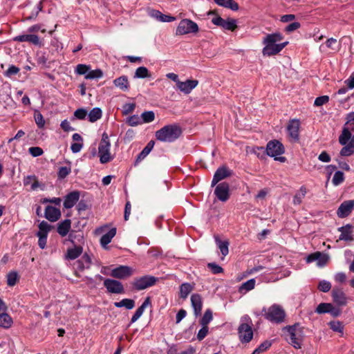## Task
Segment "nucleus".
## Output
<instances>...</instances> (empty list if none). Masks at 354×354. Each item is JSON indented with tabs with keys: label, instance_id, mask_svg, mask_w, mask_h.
I'll list each match as a JSON object with an SVG mask.
<instances>
[{
	"label": "nucleus",
	"instance_id": "nucleus-37",
	"mask_svg": "<svg viewBox=\"0 0 354 354\" xmlns=\"http://www.w3.org/2000/svg\"><path fill=\"white\" fill-rule=\"evenodd\" d=\"M88 120L91 122H95L102 118V111L100 108L95 107L88 113Z\"/></svg>",
	"mask_w": 354,
	"mask_h": 354
},
{
	"label": "nucleus",
	"instance_id": "nucleus-5",
	"mask_svg": "<svg viewBox=\"0 0 354 354\" xmlns=\"http://www.w3.org/2000/svg\"><path fill=\"white\" fill-rule=\"evenodd\" d=\"M262 311L264 312V317L272 323L281 324L285 320L286 313L278 304H273L268 308H264Z\"/></svg>",
	"mask_w": 354,
	"mask_h": 354
},
{
	"label": "nucleus",
	"instance_id": "nucleus-12",
	"mask_svg": "<svg viewBox=\"0 0 354 354\" xmlns=\"http://www.w3.org/2000/svg\"><path fill=\"white\" fill-rule=\"evenodd\" d=\"M104 286L107 292L113 294H122L124 292L122 283L115 279H106L104 280Z\"/></svg>",
	"mask_w": 354,
	"mask_h": 354
},
{
	"label": "nucleus",
	"instance_id": "nucleus-4",
	"mask_svg": "<svg viewBox=\"0 0 354 354\" xmlns=\"http://www.w3.org/2000/svg\"><path fill=\"white\" fill-rule=\"evenodd\" d=\"M252 325V320L248 315H243L241 318V324L238 328V333L240 341L242 343H248L252 340L253 337Z\"/></svg>",
	"mask_w": 354,
	"mask_h": 354
},
{
	"label": "nucleus",
	"instance_id": "nucleus-54",
	"mask_svg": "<svg viewBox=\"0 0 354 354\" xmlns=\"http://www.w3.org/2000/svg\"><path fill=\"white\" fill-rule=\"evenodd\" d=\"M18 280V274L16 272H10L7 275V283L9 286H13Z\"/></svg>",
	"mask_w": 354,
	"mask_h": 354
},
{
	"label": "nucleus",
	"instance_id": "nucleus-25",
	"mask_svg": "<svg viewBox=\"0 0 354 354\" xmlns=\"http://www.w3.org/2000/svg\"><path fill=\"white\" fill-rule=\"evenodd\" d=\"M83 249L82 245H73V248H68L65 254V259L68 260H74L79 257L82 253Z\"/></svg>",
	"mask_w": 354,
	"mask_h": 354
},
{
	"label": "nucleus",
	"instance_id": "nucleus-8",
	"mask_svg": "<svg viewBox=\"0 0 354 354\" xmlns=\"http://www.w3.org/2000/svg\"><path fill=\"white\" fill-rule=\"evenodd\" d=\"M198 32V26L196 23L191 19H184L179 22L176 28V34L183 35L189 33H196Z\"/></svg>",
	"mask_w": 354,
	"mask_h": 354
},
{
	"label": "nucleus",
	"instance_id": "nucleus-7",
	"mask_svg": "<svg viewBox=\"0 0 354 354\" xmlns=\"http://www.w3.org/2000/svg\"><path fill=\"white\" fill-rule=\"evenodd\" d=\"M266 151L267 154L270 157H273L274 160L285 162V157L279 156L284 153L283 145L279 141L276 140L270 141L267 144Z\"/></svg>",
	"mask_w": 354,
	"mask_h": 354
},
{
	"label": "nucleus",
	"instance_id": "nucleus-47",
	"mask_svg": "<svg viewBox=\"0 0 354 354\" xmlns=\"http://www.w3.org/2000/svg\"><path fill=\"white\" fill-rule=\"evenodd\" d=\"M154 146V142L150 141L148 142L147 146L142 149V151L138 156V159H144L152 150Z\"/></svg>",
	"mask_w": 354,
	"mask_h": 354
},
{
	"label": "nucleus",
	"instance_id": "nucleus-34",
	"mask_svg": "<svg viewBox=\"0 0 354 354\" xmlns=\"http://www.w3.org/2000/svg\"><path fill=\"white\" fill-rule=\"evenodd\" d=\"M71 223V220L66 219L58 224L57 232L60 236H65L69 232Z\"/></svg>",
	"mask_w": 354,
	"mask_h": 354
},
{
	"label": "nucleus",
	"instance_id": "nucleus-22",
	"mask_svg": "<svg viewBox=\"0 0 354 354\" xmlns=\"http://www.w3.org/2000/svg\"><path fill=\"white\" fill-rule=\"evenodd\" d=\"M80 198V193L77 191L67 194L64 198V206L66 209L72 208Z\"/></svg>",
	"mask_w": 354,
	"mask_h": 354
},
{
	"label": "nucleus",
	"instance_id": "nucleus-18",
	"mask_svg": "<svg viewBox=\"0 0 354 354\" xmlns=\"http://www.w3.org/2000/svg\"><path fill=\"white\" fill-rule=\"evenodd\" d=\"M354 209V200L344 201L337 211V214L339 218L348 216Z\"/></svg>",
	"mask_w": 354,
	"mask_h": 354
},
{
	"label": "nucleus",
	"instance_id": "nucleus-30",
	"mask_svg": "<svg viewBox=\"0 0 354 354\" xmlns=\"http://www.w3.org/2000/svg\"><path fill=\"white\" fill-rule=\"evenodd\" d=\"M214 239L216 244L223 255L222 259H223L229 253V242L227 240L221 241L218 236H214Z\"/></svg>",
	"mask_w": 354,
	"mask_h": 354
},
{
	"label": "nucleus",
	"instance_id": "nucleus-11",
	"mask_svg": "<svg viewBox=\"0 0 354 354\" xmlns=\"http://www.w3.org/2000/svg\"><path fill=\"white\" fill-rule=\"evenodd\" d=\"M300 122L297 119L290 120L287 125V132L289 138L293 142H297L299 139Z\"/></svg>",
	"mask_w": 354,
	"mask_h": 354
},
{
	"label": "nucleus",
	"instance_id": "nucleus-10",
	"mask_svg": "<svg viewBox=\"0 0 354 354\" xmlns=\"http://www.w3.org/2000/svg\"><path fill=\"white\" fill-rule=\"evenodd\" d=\"M157 279L153 276L145 275L142 277L136 278L132 282L134 289L142 290L153 286Z\"/></svg>",
	"mask_w": 354,
	"mask_h": 354
},
{
	"label": "nucleus",
	"instance_id": "nucleus-57",
	"mask_svg": "<svg viewBox=\"0 0 354 354\" xmlns=\"http://www.w3.org/2000/svg\"><path fill=\"white\" fill-rule=\"evenodd\" d=\"M71 171V167H61L59 169V171H58V173H57V175H58V178H60V179H63L64 178H66Z\"/></svg>",
	"mask_w": 354,
	"mask_h": 354
},
{
	"label": "nucleus",
	"instance_id": "nucleus-21",
	"mask_svg": "<svg viewBox=\"0 0 354 354\" xmlns=\"http://www.w3.org/2000/svg\"><path fill=\"white\" fill-rule=\"evenodd\" d=\"M45 218L50 222H55L61 217L59 209L48 205L45 209Z\"/></svg>",
	"mask_w": 354,
	"mask_h": 354
},
{
	"label": "nucleus",
	"instance_id": "nucleus-52",
	"mask_svg": "<svg viewBox=\"0 0 354 354\" xmlns=\"http://www.w3.org/2000/svg\"><path fill=\"white\" fill-rule=\"evenodd\" d=\"M90 69L91 66L89 65L80 64L76 66L75 72L78 75H84L86 76Z\"/></svg>",
	"mask_w": 354,
	"mask_h": 354
},
{
	"label": "nucleus",
	"instance_id": "nucleus-42",
	"mask_svg": "<svg viewBox=\"0 0 354 354\" xmlns=\"http://www.w3.org/2000/svg\"><path fill=\"white\" fill-rule=\"evenodd\" d=\"M306 194V189L302 186L300 187L299 192L297 193L293 198V203L295 205H299L301 203L303 198L305 197Z\"/></svg>",
	"mask_w": 354,
	"mask_h": 354
},
{
	"label": "nucleus",
	"instance_id": "nucleus-35",
	"mask_svg": "<svg viewBox=\"0 0 354 354\" xmlns=\"http://www.w3.org/2000/svg\"><path fill=\"white\" fill-rule=\"evenodd\" d=\"M116 234V228H111L108 232L104 234L100 239V243L103 248H105L109 243H111L112 239Z\"/></svg>",
	"mask_w": 354,
	"mask_h": 354
},
{
	"label": "nucleus",
	"instance_id": "nucleus-41",
	"mask_svg": "<svg viewBox=\"0 0 354 354\" xmlns=\"http://www.w3.org/2000/svg\"><path fill=\"white\" fill-rule=\"evenodd\" d=\"M12 324V319L7 313L0 315V327L4 328H10Z\"/></svg>",
	"mask_w": 354,
	"mask_h": 354
},
{
	"label": "nucleus",
	"instance_id": "nucleus-27",
	"mask_svg": "<svg viewBox=\"0 0 354 354\" xmlns=\"http://www.w3.org/2000/svg\"><path fill=\"white\" fill-rule=\"evenodd\" d=\"M339 231L341 232V234L339 237V240H343L346 241H353V231L351 226L350 225H346V226H343L339 227Z\"/></svg>",
	"mask_w": 354,
	"mask_h": 354
},
{
	"label": "nucleus",
	"instance_id": "nucleus-53",
	"mask_svg": "<svg viewBox=\"0 0 354 354\" xmlns=\"http://www.w3.org/2000/svg\"><path fill=\"white\" fill-rule=\"evenodd\" d=\"M127 123L131 127H135L142 124V121L138 115H133L127 118Z\"/></svg>",
	"mask_w": 354,
	"mask_h": 354
},
{
	"label": "nucleus",
	"instance_id": "nucleus-16",
	"mask_svg": "<svg viewBox=\"0 0 354 354\" xmlns=\"http://www.w3.org/2000/svg\"><path fill=\"white\" fill-rule=\"evenodd\" d=\"M133 274L132 269L127 266H120L111 270V276L120 279H126Z\"/></svg>",
	"mask_w": 354,
	"mask_h": 354
},
{
	"label": "nucleus",
	"instance_id": "nucleus-6",
	"mask_svg": "<svg viewBox=\"0 0 354 354\" xmlns=\"http://www.w3.org/2000/svg\"><path fill=\"white\" fill-rule=\"evenodd\" d=\"M111 143L108 135L104 133L98 146V155L102 164L107 163L113 159L111 154Z\"/></svg>",
	"mask_w": 354,
	"mask_h": 354
},
{
	"label": "nucleus",
	"instance_id": "nucleus-45",
	"mask_svg": "<svg viewBox=\"0 0 354 354\" xmlns=\"http://www.w3.org/2000/svg\"><path fill=\"white\" fill-rule=\"evenodd\" d=\"M148 77H150V74L146 67L140 66L136 70L134 78H145Z\"/></svg>",
	"mask_w": 354,
	"mask_h": 354
},
{
	"label": "nucleus",
	"instance_id": "nucleus-40",
	"mask_svg": "<svg viewBox=\"0 0 354 354\" xmlns=\"http://www.w3.org/2000/svg\"><path fill=\"white\" fill-rule=\"evenodd\" d=\"M256 281L254 279H251L243 283L239 288V291L241 293H245L252 289L255 286Z\"/></svg>",
	"mask_w": 354,
	"mask_h": 354
},
{
	"label": "nucleus",
	"instance_id": "nucleus-31",
	"mask_svg": "<svg viewBox=\"0 0 354 354\" xmlns=\"http://www.w3.org/2000/svg\"><path fill=\"white\" fill-rule=\"evenodd\" d=\"M214 2L222 7L229 8L233 11L239 10V4L234 0H214Z\"/></svg>",
	"mask_w": 354,
	"mask_h": 354
},
{
	"label": "nucleus",
	"instance_id": "nucleus-28",
	"mask_svg": "<svg viewBox=\"0 0 354 354\" xmlns=\"http://www.w3.org/2000/svg\"><path fill=\"white\" fill-rule=\"evenodd\" d=\"M14 40L19 42L28 41L35 45L39 44V39L35 35H21L15 37Z\"/></svg>",
	"mask_w": 354,
	"mask_h": 354
},
{
	"label": "nucleus",
	"instance_id": "nucleus-29",
	"mask_svg": "<svg viewBox=\"0 0 354 354\" xmlns=\"http://www.w3.org/2000/svg\"><path fill=\"white\" fill-rule=\"evenodd\" d=\"M151 304L150 297H147L142 305L136 310L134 315L132 316L131 323L136 322L143 314L145 308Z\"/></svg>",
	"mask_w": 354,
	"mask_h": 354
},
{
	"label": "nucleus",
	"instance_id": "nucleus-14",
	"mask_svg": "<svg viewBox=\"0 0 354 354\" xmlns=\"http://www.w3.org/2000/svg\"><path fill=\"white\" fill-rule=\"evenodd\" d=\"M214 194L219 201L222 202L227 201L230 198L229 185L227 183L218 184L214 189Z\"/></svg>",
	"mask_w": 354,
	"mask_h": 354
},
{
	"label": "nucleus",
	"instance_id": "nucleus-20",
	"mask_svg": "<svg viewBox=\"0 0 354 354\" xmlns=\"http://www.w3.org/2000/svg\"><path fill=\"white\" fill-rule=\"evenodd\" d=\"M198 84L196 80H187L185 82H178L177 88L183 93L189 94Z\"/></svg>",
	"mask_w": 354,
	"mask_h": 354
},
{
	"label": "nucleus",
	"instance_id": "nucleus-13",
	"mask_svg": "<svg viewBox=\"0 0 354 354\" xmlns=\"http://www.w3.org/2000/svg\"><path fill=\"white\" fill-rule=\"evenodd\" d=\"M338 140L341 145H346L350 140H354V123L343 127Z\"/></svg>",
	"mask_w": 354,
	"mask_h": 354
},
{
	"label": "nucleus",
	"instance_id": "nucleus-17",
	"mask_svg": "<svg viewBox=\"0 0 354 354\" xmlns=\"http://www.w3.org/2000/svg\"><path fill=\"white\" fill-rule=\"evenodd\" d=\"M232 174V171L225 166L218 167L213 176L212 186L216 185L219 181L230 176Z\"/></svg>",
	"mask_w": 354,
	"mask_h": 354
},
{
	"label": "nucleus",
	"instance_id": "nucleus-64",
	"mask_svg": "<svg viewBox=\"0 0 354 354\" xmlns=\"http://www.w3.org/2000/svg\"><path fill=\"white\" fill-rule=\"evenodd\" d=\"M203 327L199 330L197 334V339L199 341L203 340L208 333V326H202Z\"/></svg>",
	"mask_w": 354,
	"mask_h": 354
},
{
	"label": "nucleus",
	"instance_id": "nucleus-61",
	"mask_svg": "<svg viewBox=\"0 0 354 354\" xmlns=\"http://www.w3.org/2000/svg\"><path fill=\"white\" fill-rule=\"evenodd\" d=\"M329 101V97L328 95H322L317 97L315 100L314 105L316 106H320L326 104Z\"/></svg>",
	"mask_w": 354,
	"mask_h": 354
},
{
	"label": "nucleus",
	"instance_id": "nucleus-51",
	"mask_svg": "<svg viewBox=\"0 0 354 354\" xmlns=\"http://www.w3.org/2000/svg\"><path fill=\"white\" fill-rule=\"evenodd\" d=\"M330 328L335 332L343 333L344 326L339 321H332L328 324Z\"/></svg>",
	"mask_w": 354,
	"mask_h": 354
},
{
	"label": "nucleus",
	"instance_id": "nucleus-19",
	"mask_svg": "<svg viewBox=\"0 0 354 354\" xmlns=\"http://www.w3.org/2000/svg\"><path fill=\"white\" fill-rule=\"evenodd\" d=\"M332 297L338 306H345L347 304V297L341 288L335 287L333 289Z\"/></svg>",
	"mask_w": 354,
	"mask_h": 354
},
{
	"label": "nucleus",
	"instance_id": "nucleus-39",
	"mask_svg": "<svg viewBox=\"0 0 354 354\" xmlns=\"http://www.w3.org/2000/svg\"><path fill=\"white\" fill-rule=\"evenodd\" d=\"M114 306L117 308L125 307L128 310H131L135 306V301L131 299H123L120 301L115 302Z\"/></svg>",
	"mask_w": 354,
	"mask_h": 354
},
{
	"label": "nucleus",
	"instance_id": "nucleus-44",
	"mask_svg": "<svg viewBox=\"0 0 354 354\" xmlns=\"http://www.w3.org/2000/svg\"><path fill=\"white\" fill-rule=\"evenodd\" d=\"M103 76V72L101 69H95V70H89L86 75L85 76V79L86 80H94L99 79Z\"/></svg>",
	"mask_w": 354,
	"mask_h": 354
},
{
	"label": "nucleus",
	"instance_id": "nucleus-59",
	"mask_svg": "<svg viewBox=\"0 0 354 354\" xmlns=\"http://www.w3.org/2000/svg\"><path fill=\"white\" fill-rule=\"evenodd\" d=\"M19 72V67L14 65H11L9 66L8 70L4 72V75L8 77H11L12 75H17Z\"/></svg>",
	"mask_w": 354,
	"mask_h": 354
},
{
	"label": "nucleus",
	"instance_id": "nucleus-9",
	"mask_svg": "<svg viewBox=\"0 0 354 354\" xmlns=\"http://www.w3.org/2000/svg\"><path fill=\"white\" fill-rule=\"evenodd\" d=\"M39 231L36 235L38 237V245L41 249H44L46 246L47 237L49 232L53 228L52 225L46 221H42L38 225Z\"/></svg>",
	"mask_w": 354,
	"mask_h": 354
},
{
	"label": "nucleus",
	"instance_id": "nucleus-46",
	"mask_svg": "<svg viewBox=\"0 0 354 354\" xmlns=\"http://www.w3.org/2000/svg\"><path fill=\"white\" fill-rule=\"evenodd\" d=\"M221 27L225 30L233 31L237 27L236 21L234 19H227V20H224Z\"/></svg>",
	"mask_w": 354,
	"mask_h": 354
},
{
	"label": "nucleus",
	"instance_id": "nucleus-43",
	"mask_svg": "<svg viewBox=\"0 0 354 354\" xmlns=\"http://www.w3.org/2000/svg\"><path fill=\"white\" fill-rule=\"evenodd\" d=\"M140 119L142 121V124L149 123L154 120L155 114L152 111H145L141 114Z\"/></svg>",
	"mask_w": 354,
	"mask_h": 354
},
{
	"label": "nucleus",
	"instance_id": "nucleus-50",
	"mask_svg": "<svg viewBox=\"0 0 354 354\" xmlns=\"http://www.w3.org/2000/svg\"><path fill=\"white\" fill-rule=\"evenodd\" d=\"M344 180V174L342 171H337L334 174L332 182L334 185L337 186L343 183Z\"/></svg>",
	"mask_w": 354,
	"mask_h": 354
},
{
	"label": "nucleus",
	"instance_id": "nucleus-2",
	"mask_svg": "<svg viewBox=\"0 0 354 354\" xmlns=\"http://www.w3.org/2000/svg\"><path fill=\"white\" fill-rule=\"evenodd\" d=\"M283 330L288 333V342L296 349L301 348L304 337L303 327L296 323L292 326H285Z\"/></svg>",
	"mask_w": 354,
	"mask_h": 354
},
{
	"label": "nucleus",
	"instance_id": "nucleus-23",
	"mask_svg": "<svg viewBox=\"0 0 354 354\" xmlns=\"http://www.w3.org/2000/svg\"><path fill=\"white\" fill-rule=\"evenodd\" d=\"M192 306L196 316H198L201 313L203 301L201 296L199 294H193L191 296Z\"/></svg>",
	"mask_w": 354,
	"mask_h": 354
},
{
	"label": "nucleus",
	"instance_id": "nucleus-24",
	"mask_svg": "<svg viewBox=\"0 0 354 354\" xmlns=\"http://www.w3.org/2000/svg\"><path fill=\"white\" fill-rule=\"evenodd\" d=\"M68 240L73 245H82L84 243L83 232L81 231H71L68 235Z\"/></svg>",
	"mask_w": 354,
	"mask_h": 354
},
{
	"label": "nucleus",
	"instance_id": "nucleus-33",
	"mask_svg": "<svg viewBox=\"0 0 354 354\" xmlns=\"http://www.w3.org/2000/svg\"><path fill=\"white\" fill-rule=\"evenodd\" d=\"M91 264V259L87 254H84L82 258L77 261V268L80 270L89 268Z\"/></svg>",
	"mask_w": 354,
	"mask_h": 354
},
{
	"label": "nucleus",
	"instance_id": "nucleus-38",
	"mask_svg": "<svg viewBox=\"0 0 354 354\" xmlns=\"http://www.w3.org/2000/svg\"><path fill=\"white\" fill-rule=\"evenodd\" d=\"M194 286L189 283H183L180 286V297L186 299L189 294L193 290Z\"/></svg>",
	"mask_w": 354,
	"mask_h": 354
},
{
	"label": "nucleus",
	"instance_id": "nucleus-49",
	"mask_svg": "<svg viewBox=\"0 0 354 354\" xmlns=\"http://www.w3.org/2000/svg\"><path fill=\"white\" fill-rule=\"evenodd\" d=\"M213 316H212V312L211 310L207 309L205 310L201 320V324L202 326H207L208 324L212 320Z\"/></svg>",
	"mask_w": 354,
	"mask_h": 354
},
{
	"label": "nucleus",
	"instance_id": "nucleus-26",
	"mask_svg": "<svg viewBox=\"0 0 354 354\" xmlns=\"http://www.w3.org/2000/svg\"><path fill=\"white\" fill-rule=\"evenodd\" d=\"M149 15L161 22H171L174 21L176 18L169 15L162 14L161 12L157 10H151L149 11Z\"/></svg>",
	"mask_w": 354,
	"mask_h": 354
},
{
	"label": "nucleus",
	"instance_id": "nucleus-62",
	"mask_svg": "<svg viewBox=\"0 0 354 354\" xmlns=\"http://www.w3.org/2000/svg\"><path fill=\"white\" fill-rule=\"evenodd\" d=\"M136 108V104L134 103H127L122 106V113L124 115H128L132 113Z\"/></svg>",
	"mask_w": 354,
	"mask_h": 354
},
{
	"label": "nucleus",
	"instance_id": "nucleus-60",
	"mask_svg": "<svg viewBox=\"0 0 354 354\" xmlns=\"http://www.w3.org/2000/svg\"><path fill=\"white\" fill-rule=\"evenodd\" d=\"M318 288L320 291H322L324 292H327L330 290L331 284L328 281L322 280L319 282Z\"/></svg>",
	"mask_w": 354,
	"mask_h": 354
},
{
	"label": "nucleus",
	"instance_id": "nucleus-15",
	"mask_svg": "<svg viewBox=\"0 0 354 354\" xmlns=\"http://www.w3.org/2000/svg\"><path fill=\"white\" fill-rule=\"evenodd\" d=\"M328 259L329 257L328 254H324L320 252H315L314 253L309 254L306 257V262L308 263H310L314 261H317V266L323 267L327 263Z\"/></svg>",
	"mask_w": 354,
	"mask_h": 354
},
{
	"label": "nucleus",
	"instance_id": "nucleus-1",
	"mask_svg": "<svg viewBox=\"0 0 354 354\" xmlns=\"http://www.w3.org/2000/svg\"><path fill=\"white\" fill-rule=\"evenodd\" d=\"M283 37L280 32H274L267 35L263 40L265 45L262 50L263 55L272 56L281 52L288 44V41L279 43Z\"/></svg>",
	"mask_w": 354,
	"mask_h": 354
},
{
	"label": "nucleus",
	"instance_id": "nucleus-58",
	"mask_svg": "<svg viewBox=\"0 0 354 354\" xmlns=\"http://www.w3.org/2000/svg\"><path fill=\"white\" fill-rule=\"evenodd\" d=\"M207 268L211 270L213 274H219L223 272V269L221 266L216 264V263H207Z\"/></svg>",
	"mask_w": 354,
	"mask_h": 354
},
{
	"label": "nucleus",
	"instance_id": "nucleus-63",
	"mask_svg": "<svg viewBox=\"0 0 354 354\" xmlns=\"http://www.w3.org/2000/svg\"><path fill=\"white\" fill-rule=\"evenodd\" d=\"M87 115V111L83 108L78 109L74 112V116L79 120L85 119Z\"/></svg>",
	"mask_w": 354,
	"mask_h": 354
},
{
	"label": "nucleus",
	"instance_id": "nucleus-3",
	"mask_svg": "<svg viewBox=\"0 0 354 354\" xmlns=\"http://www.w3.org/2000/svg\"><path fill=\"white\" fill-rule=\"evenodd\" d=\"M182 133L180 127L177 124H169L162 127L156 132L158 140L172 142L178 139Z\"/></svg>",
	"mask_w": 354,
	"mask_h": 354
},
{
	"label": "nucleus",
	"instance_id": "nucleus-48",
	"mask_svg": "<svg viewBox=\"0 0 354 354\" xmlns=\"http://www.w3.org/2000/svg\"><path fill=\"white\" fill-rule=\"evenodd\" d=\"M34 118L35 123L39 129H42L45 125V120L39 111H35L34 113Z\"/></svg>",
	"mask_w": 354,
	"mask_h": 354
},
{
	"label": "nucleus",
	"instance_id": "nucleus-55",
	"mask_svg": "<svg viewBox=\"0 0 354 354\" xmlns=\"http://www.w3.org/2000/svg\"><path fill=\"white\" fill-rule=\"evenodd\" d=\"M329 308H330V303H321L317 306L315 312L318 314L328 313Z\"/></svg>",
	"mask_w": 354,
	"mask_h": 354
},
{
	"label": "nucleus",
	"instance_id": "nucleus-36",
	"mask_svg": "<svg viewBox=\"0 0 354 354\" xmlns=\"http://www.w3.org/2000/svg\"><path fill=\"white\" fill-rule=\"evenodd\" d=\"M340 150L342 156H350L354 153V140H350Z\"/></svg>",
	"mask_w": 354,
	"mask_h": 354
},
{
	"label": "nucleus",
	"instance_id": "nucleus-32",
	"mask_svg": "<svg viewBox=\"0 0 354 354\" xmlns=\"http://www.w3.org/2000/svg\"><path fill=\"white\" fill-rule=\"evenodd\" d=\"M114 85L123 91H127L129 88V83L127 76H121L113 81Z\"/></svg>",
	"mask_w": 354,
	"mask_h": 354
},
{
	"label": "nucleus",
	"instance_id": "nucleus-56",
	"mask_svg": "<svg viewBox=\"0 0 354 354\" xmlns=\"http://www.w3.org/2000/svg\"><path fill=\"white\" fill-rule=\"evenodd\" d=\"M196 352V349L192 347L189 346L186 350L180 352V353H176V348H170L167 354H194Z\"/></svg>",
	"mask_w": 354,
	"mask_h": 354
}]
</instances>
